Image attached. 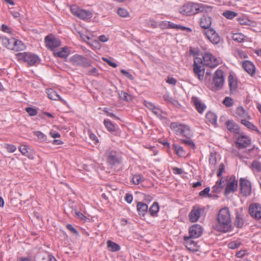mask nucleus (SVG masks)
Masks as SVG:
<instances>
[{"label": "nucleus", "mask_w": 261, "mask_h": 261, "mask_svg": "<svg viewBox=\"0 0 261 261\" xmlns=\"http://www.w3.org/2000/svg\"><path fill=\"white\" fill-rule=\"evenodd\" d=\"M144 104L146 108H147L148 109L152 111V112L155 115H160L161 110L156 108L155 106L151 102L148 101L147 100L144 101Z\"/></svg>", "instance_id": "obj_27"}, {"label": "nucleus", "mask_w": 261, "mask_h": 261, "mask_svg": "<svg viewBox=\"0 0 261 261\" xmlns=\"http://www.w3.org/2000/svg\"><path fill=\"white\" fill-rule=\"evenodd\" d=\"M168 25H169V28H172V29H180L182 30H186V29H187V28L185 27L178 25L177 24H174V23L170 22H169Z\"/></svg>", "instance_id": "obj_56"}, {"label": "nucleus", "mask_w": 261, "mask_h": 261, "mask_svg": "<svg viewBox=\"0 0 261 261\" xmlns=\"http://www.w3.org/2000/svg\"><path fill=\"white\" fill-rule=\"evenodd\" d=\"M203 60H201V64L203 65L209 66L211 68H214L219 64V61L217 59L210 53L204 54Z\"/></svg>", "instance_id": "obj_7"}, {"label": "nucleus", "mask_w": 261, "mask_h": 261, "mask_svg": "<svg viewBox=\"0 0 261 261\" xmlns=\"http://www.w3.org/2000/svg\"><path fill=\"white\" fill-rule=\"evenodd\" d=\"M228 82L230 92L232 93L236 90L238 87L237 82L234 81L232 75H230L228 76Z\"/></svg>", "instance_id": "obj_33"}, {"label": "nucleus", "mask_w": 261, "mask_h": 261, "mask_svg": "<svg viewBox=\"0 0 261 261\" xmlns=\"http://www.w3.org/2000/svg\"><path fill=\"white\" fill-rule=\"evenodd\" d=\"M241 193L245 196H249L251 193V184L250 181L241 178L240 179Z\"/></svg>", "instance_id": "obj_10"}, {"label": "nucleus", "mask_w": 261, "mask_h": 261, "mask_svg": "<svg viewBox=\"0 0 261 261\" xmlns=\"http://www.w3.org/2000/svg\"><path fill=\"white\" fill-rule=\"evenodd\" d=\"M204 33L207 38L214 44H217L221 41V38L218 34L212 28L204 31Z\"/></svg>", "instance_id": "obj_11"}, {"label": "nucleus", "mask_w": 261, "mask_h": 261, "mask_svg": "<svg viewBox=\"0 0 261 261\" xmlns=\"http://www.w3.org/2000/svg\"><path fill=\"white\" fill-rule=\"evenodd\" d=\"M107 247L110 251L112 252L118 251L120 249L119 245L110 240L107 241Z\"/></svg>", "instance_id": "obj_32"}, {"label": "nucleus", "mask_w": 261, "mask_h": 261, "mask_svg": "<svg viewBox=\"0 0 261 261\" xmlns=\"http://www.w3.org/2000/svg\"><path fill=\"white\" fill-rule=\"evenodd\" d=\"M206 119L212 124H215L217 122V116L213 112H209L206 114Z\"/></svg>", "instance_id": "obj_35"}, {"label": "nucleus", "mask_w": 261, "mask_h": 261, "mask_svg": "<svg viewBox=\"0 0 261 261\" xmlns=\"http://www.w3.org/2000/svg\"><path fill=\"white\" fill-rule=\"evenodd\" d=\"M46 91V93L49 99L54 100H61L59 95L53 89H47Z\"/></svg>", "instance_id": "obj_28"}, {"label": "nucleus", "mask_w": 261, "mask_h": 261, "mask_svg": "<svg viewBox=\"0 0 261 261\" xmlns=\"http://www.w3.org/2000/svg\"><path fill=\"white\" fill-rule=\"evenodd\" d=\"M218 224L214 228L220 232H227L232 230L230 214L228 207L221 209L217 215Z\"/></svg>", "instance_id": "obj_1"}, {"label": "nucleus", "mask_w": 261, "mask_h": 261, "mask_svg": "<svg viewBox=\"0 0 261 261\" xmlns=\"http://www.w3.org/2000/svg\"><path fill=\"white\" fill-rule=\"evenodd\" d=\"M224 181L222 180V178L220 180L216 182V184L215 186H216L217 187L219 188L221 190L223 189V188L224 186V184H223L222 183H224Z\"/></svg>", "instance_id": "obj_63"}, {"label": "nucleus", "mask_w": 261, "mask_h": 261, "mask_svg": "<svg viewBox=\"0 0 261 261\" xmlns=\"http://www.w3.org/2000/svg\"><path fill=\"white\" fill-rule=\"evenodd\" d=\"M192 100L194 103L197 111L199 113L202 114L206 109V106L204 103H201L199 98L196 97H193Z\"/></svg>", "instance_id": "obj_20"}, {"label": "nucleus", "mask_w": 261, "mask_h": 261, "mask_svg": "<svg viewBox=\"0 0 261 261\" xmlns=\"http://www.w3.org/2000/svg\"><path fill=\"white\" fill-rule=\"evenodd\" d=\"M44 41L46 46L51 50L58 47L61 45V41L59 39L55 38L53 34H49L45 38Z\"/></svg>", "instance_id": "obj_9"}, {"label": "nucleus", "mask_w": 261, "mask_h": 261, "mask_svg": "<svg viewBox=\"0 0 261 261\" xmlns=\"http://www.w3.org/2000/svg\"><path fill=\"white\" fill-rule=\"evenodd\" d=\"M223 15L227 19H231L238 15V13L231 11H226L223 13Z\"/></svg>", "instance_id": "obj_41"}, {"label": "nucleus", "mask_w": 261, "mask_h": 261, "mask_svg": "<svg viewBox=\"0 0 261 261\" xmlns=\"http://www.w3.org/2000/svg\"><path fill=\"white\" fill-rule=\"evenodd\" d=\"M241 245V243L238 241H233L230 242L228 246L229 248L234 249L238 248Z\"/></svg>", "instance_id": "obj_53"}, {"label": "nucleus", "mask_w": 261, "mask_h": 261, "mask_svg": "<svg viewBox=\"0 0 261 261\" xmlns=\"http://www.w3.org/2000/svg\"><path fill=\"white\" fill-rule=\"evenodd\" d=\"M87 74L89 75H97L98 74V70L95 67H92L88 71Z\"/></svg>", "instance_id": "obj_59"}, {"label": "nucleus", "mask_w": 261, "mask_h": 261, "mask_svg": "<svg viewBox=\"0 0 261 261\" xmlns=\"http://www.w3.org/2000/svg\"><path fill=\"white\" fill-rule=\"evenodd\" d=\"M12 43H13V46L12 47L11 50H13L16 51L23 50L25 48V46L24 43L18 40L12 39Z\"/></svg>", "instance_id": "obj_23"}, {"label": "nucleus", "mask_w": 261, "mask_h": 261, "mask_svg": "<svg viewBox=\"0 0 261 261\" xmlns=\"http://www.w3.org/2000/svg\"><path fill=\"white\" fill-rule=\"evenodd\" d=\"M234 54L236 57H239L241 59H245L248 57L247 54L246 52L240 49L236 50Z\"/></svg>", "instance_id": "obj_43"}, {"label": "nucleus", "mask_w": 261, "mask_h": 261, "mask_svg": "<svg viewBox=\"0 0 261 261\" xmlns=\"http://www.w3.org/2000/svg\"><path fill=\"white\" fill-rule=\"evenodd\" d=\"M173 148H174L176 153L178 155L183 156L185 155V152L182 147L177 144H174Z\"/></svg>", "instance_id": "obj_44"}, {"label": "nucleus", "mask_w": 261, "mask_h": 261, "mask_svg": "<svg viewBox=\"0 0 261 261\" xmlns=\"http://www.w3.org/2000/svg\"><path fill=\"white\" fill-rule=\"evenodd\" d=\"M104 124L108 130L110 132H114L115 130V126L109 119L104 120Z\"/></svg>", "instance_id": "obj_40"}, {"label": "nucleus", "mask_w": 261, "mask_h": 261, "mask_svg": "<svg viewBox=\"0 0 261 261\" xmlns=\"http://www.w3.org/2000/svg\"><path fill=\"white\" fill-rule=\"evenodd\" d=\"M34 134L38 137L41 141H44L46 139V137L43 133L39 131L34 132Z\"/></svg>", "instance_id": "obj_54"}, {"label": "nucleus", "mask_w": 261, "mask_h": 261, "mask_svg": "<svg viewBox=\"0 0 261 261\" xmlns=\"http://www.w3.org/2000/svg\"><path fill=\"white\" fill-rule=\"evenodd\" d=\"M204 211V208L194 206L189 213V218L191 222H197L200 218L202 213Z\"/></svg>", "instance_id": "obj_13"}, {"label": "nucleus", "mask_w": 261, "mask_h": 261, "mask_svg": "<svg viewBox=\"0 0 261 261\" xmlns=\"http://www.w3.org/2000/svg\"><path fill=\"white\" fill-rule=\"evenodd\" d=\"M232 39L238 42H242L244 40L245 36L241 33L234 34L232 36Z\"/></svg>", "instance_id": "obj_42"}, {"label": "nucleus", "mask_w": 261, "mask_h": 261, "mask_svg": "<svg viewBox=\"0 0 261 261\" xmlns=\"http://www.w3.org/2000/svg\"><path fill=\"white\" fill-rule=\"evenodd\" d=\"M133 199V197L132 194H126L125 196V200L128 202V203H130Z\"/></svg>", "instance_id": "obj_64"}, {"label": "nucleus", "mask_w": 261, "mask_h": 261, "mask_svg": "<svg viewBox=\"0 0 261 261\" xmlns=\"http://www.w3.org/2000/svg\"><path fill=\"white\" fill-rule=\"evenodd\" d=\"M2 43L4 46H5L6 48L9 49H11L12 47L13 46L12 43V39H15V38L11 37L10 38H8L7 37H1Z\"/></svg>", "instance_id": "obj_29"}, {"label": "nucleus", "mask_w": 261, "mask_h": 261, "mask_svg": "<svg viewBox=\"0 0 261 261\" xmlns=\"http://www.w3.org/2000/svg\"><path fill=\"white\" fill-rule=\"evenodd\" d=\"M191 137H186L187 138L185 139H180V142L185 144L188 147L194 148H195V144L194 142L190 139Z\"/></svg>", "instance_id": "obj_38"}, {"label": "nucleus", "mask_w": 261, "mask_h": 261, "mask_svg": "<svg viewBox=\"0 0 261 261\" xmlns=\"http://www.w3.org/2000/svg\"><path fill=\"white\" fill-rule=\"evenodd\" d=\"M199 63H201V59L196 58L194 61L193 70L194 73L198 76V79L201 80L204 75V69L201 68V66L198 64Z\"/></svg>", "instance_id": "obj_14"}, {"label": "nucleus", "mask_w": 261, "mask_h": 261, "mask_svg": "<svg viewBox=\"0 0 261 261\" xmlns=\"http://www.w3.org/2000/svg\"><path fill=\"white\" fill-rule=\"evenodd\" d=\"M107 163L111 168L121 163V157L120 154L116 150L108 149L105 152Z\"/></svg>", "instance_id": "obj_3"}, {"label": "nucleus", "mask_w": 261, "mask_h": 261, "mask_svg": "<svg viewBox=\"0 0 261 261\" xmlns=\"http://www.w3.org/2000/svg\"><path fill=\"white\" fill-rule=\"evenodd\" d=\"M251 167L258 171H261V163L257 161H254L252 163Z\"/></svg>", "instance_id": "obj_52"}, {"label": "nucleus", "mask_w": 261, "mask_h": 261, "mask_svg": "<svg viewBox=\"0 0 261 261\" xmlns=\"http://www.w3.org/2000/svg\"><path fill=\"white\" fill-rule=\"evenodd\" d=\"M236 114L242 119H247L250 118V116H249L247 112L242 107H239L237 108L236 110Z\"/></svg>", "instance_id": "obj_31"}, {"label": "nucleus", "mask_w": 261, "mask_h": 261, "mask_svg": "<svg viewBox=\"0 0 261 261\" xmlns=\"http://www.w3.org/2000/svg\"><path fill=\"white\" fill-rule=\"evenodd\" d=\"M241 123L249 129L258 132V129H257V127L255 126L252 123L248 121L246 119H242L241 120Z\"/></svg>", "instance_id": "obj_34"}, {"label": "nucleus", "mask_w": 261, "mask_h": 261, "mask_svg": "<svg viewBox=\"0 0 261 261\" xmlns=\"http://www.w3.org/2000/svg\"><path fill=\"white\" fill-rule=\"evenodd\" d=\"M5 147L8 151L13 152L16 149V147L14 145L6 144Z\"/></svg>", "instance_id": "obj_62"}, {"label": "nucleus", "mask_w": 261, "mask_h": 261, "mask_svg": "<svg viewBox=\"0 0 261 261\" xmlns=\"http://www.w3.org/2000/svg\"><path fill=\"white\" fill-rule=\"evenodd\" d=\"M47 253H38L36 255V258L38 261H46Z\"/></svg>", "instance_id": "obj_51"}, {"label": "nucleus", "mask_w": 261, "mask_h": 261, "mask_svg": "<svg viewBox=\"0 0 261 261\" xmlns=\"http://www.w3.org/2000/svg\"><path fill=\"white\" fill-rule=\"evenodd\" d=\"M137 209L140 216H144L147 212L148 205L142 202H139L137 203Z\"/></svg>", "instance_id": "obj_25"}, {"label": "nucleus", "mask_w": 261, "mask_h": 261, "mask_svg": "<svg viewBox=\"0 0 261 261\" xmlns=\"http://www.w3.org/2000/svg\"><path fill=\"white\" fill-rule=\"evenodd\" d=\"M243 68L252 76L255 73V68L254 64L249 61H244L242 63Z\"/></svg>", "instance_id": "obj_18"}, {"label": "nucleus", "mask_w": 261, "mask_h": 261, "mask_svg": "<svg viewBox=\"0 0 261 261\" xmlns=\"http://www.w3.org/2000/svg\"><path fill=\"white\" fill-rule=\"evenodd\" d=\"M92 16V13L90 11L81 9L77 17L82 19H89Z\"/></svg>", "instance_id": "obj_26"}, {"label": "nucleus", "mask_w": 261, "mask_h": 261, "mask_svg": "<svg viewBox=\"0 0 261 261\" xmlns=\"http://www.w3.org/2000/svg\"><path fill=\"white\" fill-rule=\"evenodd\" d=\"M227 129L231 132L237 134L239 133L240 127L239 125L232 120H228L226 122Z\"/></svg>", "instance_id": "obj_24"}, {"label": "nucleus", "mask_w": 261, "mask_h": 261, "mask_svg": "<svg viewBox=\"0 0 261 261\" xmlns=\"http://www.w3.org/2000/svg\"><path fill=\"white\" fill-rule=\"evenodd\" d=\"M189 233L191 237L193 238H199L202 233L201 226L198 224H195L189 228Z\"/></svg>", "instance_id": "obj_17"}, {"label": "nucleus", "mask_w": 261, "mask_h": 261, "mask_svg": "<svg viewBox=\"0 0 261 261\" xmlns=\"http://www.w3.org/2000/svg\"><path fill=\"white\" fill-rule=\"evenodd\" d=\"M1 31L5 33L11 34L12 29L7 25L2 24L1 25Z\"/></svg>", "instance_id": "obj_57"}, {"label": "nucleus", "mask_w": 261, "mask_h": 261, "mask_svg": "<svg viewBox=\"0 0 261 261\" xmlns=\"http://www.w3.org/2000/svg\"><path fill=\"white\" fill-rule=\"evenodd\" d=\"M159 210V206L156 202H154L149 209V212L151 216H155Z\"/></svg>", "instance_id": "obj_36"}, {"label": "nucleus", "mask_w": 261, "mask_h": 261, "mask_svg": "<svg viewBox=\"0 0 261 261\" xmlns=\"http://www.w3.org/2000/svg\"><path fill=\"white\" fill-rule=\"evenodd\" d=\"M17 56L18 60H23L31 66L36 65V64L38 63L40 61L37 56L26 52L18 53L17 54Z\"/></svg>", "instance_id": "obj_6"}, {"label": "nucleus", "mask_w": 261, "mask_h": 261, "mask_svg": "<svg viewBox=\"0 0 261 261\" xmlns=\"http://www.w3.org/2000/svg\"><path fill=\"white\" fill-rule=\"evenodd\" d=\"M210 191V188L207 187L205 188L203 190L199 192V195L201 197H211L212 194H210L209 192Z\"/></svg>", "instance_id": "obj_45"}, {"label": "nucleus", "mask_w": 261, "mask_h": 261, "mask_svg": "<svg viewBox=\"0 0 261 261\" xmlns=\"http://www.w3.org/2000/svg\"><path fill=\"white\" fill-rule=\"evenodd\" d=\"M119 97L121 99L129 101L131 99V96L124 91H121L119 93Z\"/></svg>", "instance_id": "obj_46"}, {"label": "nucleus", "mask_w": 261, "mask_h": 261, "mask_svg": "<svg viewBox=\"0 0 261 261\" xmlns=\"http://www.w3.org/2000/svg\"><path fill=\"white\" fill-rule=\"evenodd\" d=\"M117 14L122 17H126L129 15L128 12L123 8H119L117 10Z\"/></svg>", "instance_id": "obj_47"}, {"label": "nucleus", "mask_w": 261, "mask_h": 261, "mask_svg": "<svg viewBox=\"0 0 261 261\" xmlns=\"http://www.w3.org/2000/svg\"><path fill=\"white\" fill-rule=\"evenodd\" d=\"M236 144L239 149L246 148L250 145L251 139L246 136H241L237 139Z\"/></svg>", "instance_id": "obj_15"}, {"label": "nucleus", "mask_w": 261, "mask_h": 261, "mask_svg": "<svg viewBox=\"0 0 261 261\" xmlns=\"http://www.w3.org/2000/svg\"><path fill=\"white\" fill-rule=\"evenodd\" d=\"M223 72L220 69H217L214 75L213 80V88L214 90H218L221 89L224 83Z\"/></svg>", "instance_id": "obj_5"}, {"label": "nucleus", "mask_w": 261, "mask_h": 261, "mask_svg": "<svg viewBox=\"0 0 261 261\" xmlns=\"http://www.w3.org/2000/svg\"><path fill=\"white\" fill-rule=\"evenodd\" d=\"M193 237H185L184 241L185 242L186 247L190 250L195 251L196 250L197 244L192 239Z\"/></svg>", "instance_id": "obj_22"}, {"label": "nucleus", "mask_w": 261, "mask_h": 261, "mask_svg": "<svg viewBox=\"0 0 261 261\" xmlns=\"http://www.w3.org/2000/svg\"><path fill=\"white\" fill-rule=\"evenodd\" d=\"M163 98L165 100L171 102L174 106H176L178 104V101L170 97L168 95L165 94L163 95Z\"/></svg>", "instance_id": "obj_48"}, {"label": "nucleus", "mask_w": 261, "mask_h": 261, "mask_svg": "<svg viewBox=\"0 0 261 261\" xmlns=\"http://www.w3.org/2000/svg\"><path fill=\"white\" fill-rule=\"evenodd\" d=\"M244 217L242 213L236 211L234 225L238 228H241L244 224Z\"/></svg>", "instance_id": "obj_21"}, {"label": "nucleus", "mask_w": 261, "mask_h": 261, "mask_svg": "<svg viewBox=\"0 0 261 261\" xmlns=\"http://www.w3.org/2000/svg\"><path fill=\"white\" fill-rule=\"evenodd\" d=\"M71 63L75 66H80L84 68H88L91 66L88 60L82 56L75 55L70 59Z\"/></svg>", "instance_id": "obj_8"}, {"label": "nucleus", "mask_w": 261, "mask_h": 261, "mask_svg": "<svg viewBox=\"0 0 261 261\" xmlns=\"http://www.w3.org/2000/svg\"><path fill=\"white\" fill-rule=\"evenodd\" d=\"M170 128L177 135H182L185 137L192 136L191 131L187 125L178 122H172Z\"/></svg>", "instance_id": "obj_4"}, {"label": "nucleus", "mask_w": 261, "mask_h": 261, "mask_svg": "<svg viewBox=\"0 0 261 261\" xmlns=\"http://www.w3.org/2000/svg\"><path fill=\"white\" fill-rule=\"evenodd\" d=\"M69 50L68 47H64L61 49V50L55 52L54 55L56 57L60 58H66L69 55Z\"/></svg>", "instance_id": "obj_30"}, {"label": "nucleus", "mask_w": 261, "mask_h": 261, "mask_svg": "<svg viewBox=\"0 0 261 261\" xmlns=\"http://www.w3.org/2000/svg\"><path fill=\"white\" fill-rule=\"evenodd\" d=\"M25 111L30 116H35L37 114V111L36 109L32 108H26Z\"/></svg>", "instance_id": "obj_58"}, {"label": "nucleus", "mask_w": 261, "mask_h": 261, "mask_svg": "<svg viewBox=\"0 0 261 261\" xmlns=\"http://www.w3.org/2000/svg\"><path fill=\"white\" fill-rule=\"evenodd\" d=\"M212 24V18L207 15L203 16L200 20V25L201 28L207 30L210 29V27Z\"/></svg>", "instance_id": "obj_19"}, {"label": "nucleus", "mask_w": 261, "mask_h": 261, "mask_svg": "<svg viewBox=\"0 0 261 261\" xmlns=\"http://www.w3.org/2000/svg\"><path fill=\"white\" fill-rule=\"evenodd\" d=\"M120 72L122 74H123L124 76H125L130 80L133 81L134 80V77L133 76V75L131 74L130 73H129L128 71L125 70L124 69H121L120 70Z\"/></svg>", "instance_id": "obj_55"}, {"label": "nucleus", "mask_w": 261, "mask_h": 261, "mask_svg": "<svg viewBox=\"0 0 261 261\" xmlns=\"http://www.w3.org/2000/svg\"><path fill=\"white\" fill-rule=\"evenodd\" d=\"M19 150L23 155L28 156L29 159L33 158L32 155L28 152V146L25 145L20 146Z\"/></svg>", "instance_id": "obj_39"}, {"label": "nucleus", "mask_w": 261, "mask_h": 261, "mask_svg": "<svg viewBox=\"0 0 261 261\" xmlns=\"http://www.w3.org/2000/svg\"><path fill=\"white\" fill-rule=\"evenodd\" d=\"M223 103L227 107H230L233 105V99L229 97H226L223 100Z\"/></svg>", "instance_id": "obj_49"}, {"label": "nucleus", "mask_w": 261, "mask_h": 261, "mask_svg": "<svg viewBox=\"0 0 261 261\" xmlns=\"http://www.w3.org/2000/svg\"><path fill=\"white\" fill-rule=\"evenodd\" d=\"M208 8L202 4L188 3L180 8L181 14L186 15H192L207 11Z\"/></svg>", "instance_id": "obj_2"}, {"label": "nucleus", "mask_w": 261, "mask_h": 261, "mask_svg": "<svg viewBox=\"0 0 261 261\" xmlns=\"http://www.w3.org/2000/svg\"><path fill=\"white\" fill-rule=\"evenodd\" d=\"M102 59L103 61L106 62L109 66L115 68L117 66V65L115 63L112 62L108 58L103 57Z\"/></svg>", "instance_id": "obj_60"}, {"label": "nucleus", "mask_w": 261, "mask_h": 261, "mask_svg": "<svg viewBox=\"0 0 261 261\" xmlns=\"http://www.w3.org/2000/svg\"><path fill=\"white\" fill-rule=\"evenodd\" d=\"M80 9L77 8L76 6H72L71 7L70 10L71 13L74 15L77 16L78 13L80 11Z\"/></svg>", "instance_id": "obj_61"}, {"label": "nucleus", "mask_w": 261, "mask_h": 261, "mask_svg": "<svg viewBox=\"0 0 261 261\" xmlns=\"http://www.w3.org/2000/svg\"><path fill=\"white\" fill-rule=\"evenodd\" d=\"M72 212L74 213V214L75 215L76 217H77L79 219L83 220L84 221H87L88 220H89L88 218H87L85 215H84L82 213L79 212H77L76 211H73Z\"/></svg>", "instance_id": "obj_50"}, {"label": "nucleus", "mask_w": 261, "mask_h": 261, "mask_svg": "<svg viewBox=\"0 0 261 261\" xmlns=\"http://www.w3.org/2000/svg\"><path fill=\"white\" fill-rule=\"evenodd\" d=\"M250 215L254 219H261V205L258 203H252L249 207Z\"/></svg>", "instance_id": "obj_12"}, {"label": "nucleus", "mask_w": 261, "mask_h": 261, "mask_svg": "<svg viewBox=\"0 0 261 261\" xmlns=\"http://www.w3.org/2000/svg\"><path fill=\"white\" fill-rule=\"evenodd\" d=\"M144 178L140 174H136L133 176L132 181L135 185H139L142 182Z\"/></svg>", "instance_id": "obj_37"}, {"label": "nucleus", "mask_w": 261, "mask_h": 261, "mask_svg": "<svg viewBox=\"0 0 261 261\" xmlns=\"http://www.w3.org/2000/svg\"><path fill=\"white\" fill-rule=\"evenodd\" d=\"M238 189V181L234 178H230L228 181L225 190V194L226 195L229 194L231 192H234L237 190Z\"/></svg>", "instance_id": "obj_16"}]
</instances>
